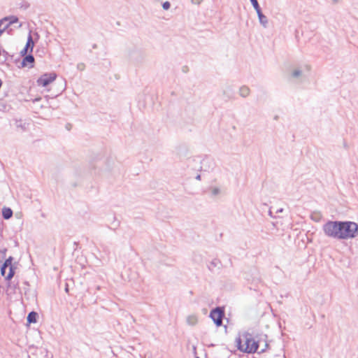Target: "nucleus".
I'll use <instances>...</instances> for the list:
<instances>
[{
	"label": "nucleus",
	"mask_w": 358,
	"mask_h": 358,
	"mask_svg": "<svg viewBox=\"0 0 358 358\" xmlns=\"http://www.w3.org/2000/svg\"><path fill=\"white\" fill-rule=\"evenodd\" d=\"M196 358H199V357H196Z\"/></svg>",
	"instance_id": "obj_32"
},
{
	"label": "nucleus",
	"mask_w": 358,
	"mask_h": 358,
	"mask_svg": "<svg viewBox=\"0 0 358 358\" xmlns=\"http://www.w3.org/2000/svg\"><path fill=\"white\" fill-rule=\"evenodd\" d=\"M170 6H171V4H170V3H169V1H165V2H164V3H163V4H162V8H163L164 10H168V9H169Z\"/></svg>",
	"instance_id": "obj_20"
},
{
	"label": "nucleus",
	"mask_w": 358,
	"mask_h": 358,
	"mask_svg": "<svg viewBox=\"0 0 358 358\" xmlns=\"http://www.w3.org/2000/svg\"><path fill=\"white\" fill-rule=\"evenodd\" d=\"M1 20H3V23L4 22H8V23L3 27L6 29L10 25L17 23L18 22V17L14 15H11L8 17H5Z\"/></svg>",
	"instance_id": "obj_9"
},
{
	"label": "nucleus",
	"mask_w": 358,
	"mask_h": 358,
	"mask_svg": "<svg viewBox=\"0 0 358 358\" xmlns=\"http://www.w3.org/2000/svg\"><path fill=\"white\" fill-rule=\"evenodd\" d=\"M196 179L198 180H201V176L200 175H197L196 176Z\"/></svg>",
	"instance_id": "obj_28"
},
{
	"label": "nucleus",
	"mask_w": 358,
	"mask_h": 358,
	"mask_svg": "<svg viewBox=\"0 0 358 358\" xmlns=\"http://www.w3.org/2000/svg\"><path fill=\"white\" fill-rule=\"evenodd\" d=\"M257 14L259 18V23L264 28H266L268 27V23L267 17L262 13V10L257 12Z\"/></svg>",
	"instance_id": "obj_10"
},
{
	"label": "nucleus",
	"mask_w": 358,
	"mask_h": 358,
	"mask_svg": "<svg viewBox=\"0 0 358 358\" xmlns=\"http://www.w3.org/2000/svg\"><path fill=\"white\" fill-rule=\"evenodd\" d=\"M28 51H29V50L28 48H27L26 47H24V49L21 50L20 52L23 56H24V55L26 56Z\"/></svg>",
	"instance_id": "obj_22"
},
{
	"label": "nucleus",
	"mask_w": 358,
	"mask_h": 358,
	"mask_svg": "<svg viewBox=\"0 0 358 358\" xmlns=\"http://www.w3.org/2000/svg\"><path fill=\"white\" fill-rule=\"evenodd\" d=\"M268 214H269L270 216H272V212H271V210H269Z\"/></svg>",
	"instance_id": "obj_29"
},
{
	"label": "nucleus",
	"mask_w": 358,
	"mask_h": 358,
	"mask_svg": "<svg viewBox=\"0 0 358 358\" xmlns=\"http://www.w3.org/2000/svg\"><path fill=\"white\" fill-rule=\"evenodd\" d=\"M6 269H7V268L4 267L3 266H1V275L3 276H5V277L6 276Z\"/></svg>",
	"instance_id": "obj_23"
},
{
	"label": "nucleus",
	"mask_w": 358,
	"mask_h": 358,
	"mask_svg": "<svg viewBox=\"0 0 358 358\" xmlns=\"http://www.w3.org/2000/svg\"><path fill=\"white\" fill-rule=\"evenodd\" d=\"M341 240L355 238L358 235V224L354 222H342Z\"/></svg>",
	"instance_id": "obj_2"
},
{
	"label": "nucleus",
	"mask_w": 358,
	"mask_h": 358,
	"mask_svg": "<svg viewBox=\"0 0 358 358\" xmlns=\"http://www.w3.org/2000/svg\"><path fill=\"white\" fill-rule=\"evenodd\" d=\"M278 358H285V356H283V357H278Z\"/></svg>",
	"instance_id": "obj_31"
},
{
	"label": "nucleus",
	"mask_w": 358,
	"mask_h": 358,
	"mask_svg": "<svg viewBox=\"0 0 358 358\" xmlns=\"http://www.w3.org/2000/svg\"><path fill=\"white\" fill-rule=\"evenodd\" d=\"M201 169L204 171H211L215 166V161L211 158H204L201 162Z\"/></svg>",
	"instance_id": "obj_6"
},
{
	"label": "nucleus",
	"mask_w": 358,
	"mask_h": 358,
	"mask_svg": "<svg viewBox=\"0 0 358 358\" xmlns=\"http://www.w3.org/2000/svg\"><path fill=\"white\" fill-rule=\"evenodd\" d=\"M92 47H93V48H96L97 46L96 44H94Z\"/></svg>",
	"instance_id": "obj_30"
},
{
	"label": "nucleus",
	"mask_w": 358,
	"mask_h": 358,
	"mask_svg": "<svg viewBox=\"0 0 358 358\" xmlns=\"http://www.w3.org/2000/svg\"><path fill=\"white\" fill-rule=\"evenodd\" d=\"M250 1H251V3L253 6L255 10H256V12L262 10L260 7H259V5L258 3L257 0H250Z\"/></svg>",
	"instance_id": "obj_19"
},
{
	"label": "nucleus",
	"mask_w": 358,
	"mask_h": 358,
	"mask_svg": "<svg viewBox=\"0 0 358 358\" xmlns=\"http://www.w3.org/2000/svg\"><path fill=\"white\" fill-rule=\"evenodd\" d=\"M17 127H22V129H24V127H23L22 126V124H21V122L18 123V122H17Z\"/></svg>",
	"instance_id": "obj_27"
},
{
	"label": "nucleus",
	"mask_w": 358,
	"mask_h": 358,
	"mask_svg": "<svg viewBox=\"0 0 358 358\" xmlns=\"http://www.w3.org/2000/svg\"><path fill=\"white\" fill-rule=\"evenodd\" d=\"M282 211H283V208H281L278 209V210H276V213H282Z\"/></svg>",
	"instance_id": "obj_26"
},
{
	"label": "nucleus",
	"mask_w": 358,
	"mask_h": 358,
	"mask_svg": "<svg viewBox=\"0 0 358 358\" xmlns=\"http://www.w3.org/2000/svg\"><path fill=\"white\" fill-rule=\"evenodd\" d=\"M34 43L33 41L32 36H31V34H29V36H28V38H27V44L25 45V47L27 48H28L30 52H32L33 48H34Z\"/></svg>",
	"instance_id": "obj_17"
},
{
	"label": "nucleus",
	"mask_w": 358,
	"mask_h": 358,
	"mask_svg": "<svg viewBox=\"0 0 358 358\" xmlns=\"http://www.w3.org/2000/svg\"><path fill=\"white\" fill-rule=\"evenodd\" d=\"M36 317H37V313L34 311H31L30 312L29 314H28V316H27V322L29 323H36Z\"/></svg>",
	"instance_id": "obj_16"
},
{
	"label": "nucleus",
	"mask_w": 358,
	"mask_h": 358,
	"mask_svg": "<svg viewBox=\"0 0 358 358\" xmlns=\"http://www.w3.org/2000/svg\"><path fill=\"white\" fill-rule=\"evenodd\" d=\"M303 71L301 69L296 68L293 69L289 75V80H301Z\"/></svg>",
	"instance_id": "obj_8"
},
{
	"label": "nucleus",
	"mask_w": 358,
	"mask_h": 358,
	"mask_svg": "<svg viewBox=\"0 0 358 358\" xmlns=\"http://www.w3.org/2000/svg\"><path fill=\"white\" fill-rule=\"evenodd\" d=\"M12 261H13V257H10L5 261V262L2 265L7 268H9V272H8V275L6 276V280L11 279L13 278V276L14 275V271H13V268L12 266Z\"/></svg>",
	"instance_id": "obj_7"
},
{
	"label": "nucleus",
	"mask_w": 358,
	"mask_h": 358,
	"mask_svg": "<svg viewBox=\"0 0 358 358\" xmlns=\"http://www.w3.org/2000/svg\"><path fill=\"white\" fill-rule=\"evenodd\" d=\"M193 4L199 5L203 0H190Z\"/></svg>",
	"instance_id": "obj_25"
},
{
	"label": "nucleus",
	"mask_w": 358,
	"mask_h": 358,
	"mask_svg": "<svg viewBox=\"0 0 358 358\" xmlns=\"http://www.w3.org/2000/svg\"><path fill=\"white\" fill-rule=\"evenodd\" d=\"M259 343L255 341L250 334L246 333L243 335V340L239 338L238 341V349L244 352L255 353L257 351Z\"/></svg>",
	"instance_id": "obj_1"
},
{
	"label": "nucleus",
	"mask_w": 358,
	"mask_h": 358,
	"mask_svg": "<svg viewBox=\"0 0 358 358\" xmlns=\"http://www.w3.org/2000/svg\"><path fill=\"white\" fill-rule=\"evenodd\" d=\"M186 320H187V323L189 325L194 326L198 322V318L195 315H191L187 316Z\"/></svg>",
	"instance_id": "obj_14"
},
{
	"label": "nucleus",
	"mask_w": 358,
	"mask_h": 358,
	"mask_svg": "<svg viewBox=\"0 0 358 358\" xmlns=\"http://www.w3.org/2000/svg\"><path fill=\"white\" fill-rule=\"evenodd\" d=\"M3 24V20H0V36L3 33V31L6 30L4 27L1 28V25Z\"/></svg>",
	"instance_id": "obj_24"
},
{
	"label": "nucleus",
	"mask_w": 358,
	"mask_h": 358,
	"mask_svg": "<svg viewBox=\"0 0 358 358\" xmlns=\"http://www.w3.org/2000/svg\"><path fill=\"white\" fill-rule=\"evenodd\" d=\"M322 215L319 211H314L310 214V219L314 222H319L322 220Z\"/></svg>",
	"instance_id": "obj_12"
},
{
	"label": "nucleus",
	"mask_w": 358,
	"mask_h": 358,
	"mask_svg": "<svg viewBox=\"0 0 358 358\" xmlns=\"http://www.w3.org/2000/svg\"><path fill=\"white\" fill-rule=\"evenodd\" d=\"M34 62V57L31 55H26L22 62V66H27V63L33 64Z\"/></svg>",
	"instance_id": "obj_15"
},
{
	"label": "nucleus",
	"mask_w": 358,
	"mask_h": 358,
	"mask_svg": "<svg viewBox=\"0 0 358 358\" xmlns=\"http://www.w3.org/2000/svg\"><path fill=\"white\" fill-rule=\"evenodd\" d=\"M210 193H211V195L213 196H217L218 194H220L221 192V189L220 187H210Z\"/></svg>",
	"instance_id": "obj_18"
},
{
	"label": "nucleus",
	"mask_w": 358,
	"mask_h": 358,
	"mask_svg": "<svg viewBox=\"0 0 358 358\" xmlns=\"http://www.w3.org/2000/svg\"><path fill=\"white\" fill-rule=\"evenodd\" d=\"M77 69L80 71H83L85 69V64L83 63H79L77 65Z\"/></svg>",
	"instance_id": "obj_21"
},
{
	"label": "nucleus",
	"mask_w": 358,
	"mask_h": 358,
	"mask_svg": "<svg viewBox=\"0 0 358 358\" xmlns=\"http://www.w3.org/2000/svg\"><path fill=\"white\" fill-rule=\"evenodd\" d=\"M210 317L217 326H221L222 324L224 312L220 308H216L210 312Z\"/></svg>",
	"instance_id": "obj_5"
},
{
	"label": "nucleus",
	"mask_w": 358,
	"mask_h": 358,
	"mask_svg": "<svg viewBox=\"0 0 358 358\" xmlns=\"http://www.w3.org/2000/svg\"><path fill=\"white\" fill-rule=\"evenodd\" d=\"M57 74L55 73H45L42 75L36 81L37 85L41 87H47L55 80Z\"/></svg>",
	"instance_id": "obj_4"
},
{
	"label": "nucleus",
	"mask_w": 358,
	"mask_h": 358,
	"mask_svg": "<svg viewBox=\"0 0 358 358\" xmlns=\"http://www.w3.org/2000/svg\"><path fill=\"white\" fill-rule=\"evenodd\" d=\"M2 216L5 220H8L13 216V210L10 208L4 207L2 209Z\"/></svg>",
	"instance_id": "obj_11"
},
{
	"label": "nucleus",
	"mask_w": 358,
	"mask_h": 358,
	"mask_svg": "<svg viewBox=\"0 0 358 358\" xmlns=\"http://www.w3.org/2000/svg\"><path fill=\"white\" fill-rule=\"evenodd\" d=\"M250 89L247 86H242L240 87L239 89V94L240 96H241L242 97H247L249 94H250Z\"/></svg>",
	"instance_id": "obj_13"
},
{
	"label": "nucleus",
	"mask_w": 358,
	"mask_h": 358,
	"mask_svg": "<svg viewBox=\"0 0 358 358\" xmlns=\"http://www.w3.org/2000/svg\"><path fill=\"white\" fill-rule=\"evenodd\" d=\"M342 221H328L323 225L324 234L328 237L341 240Z\"/></svg>",
	"instance_id": "obj_3"
}]
</instances>
